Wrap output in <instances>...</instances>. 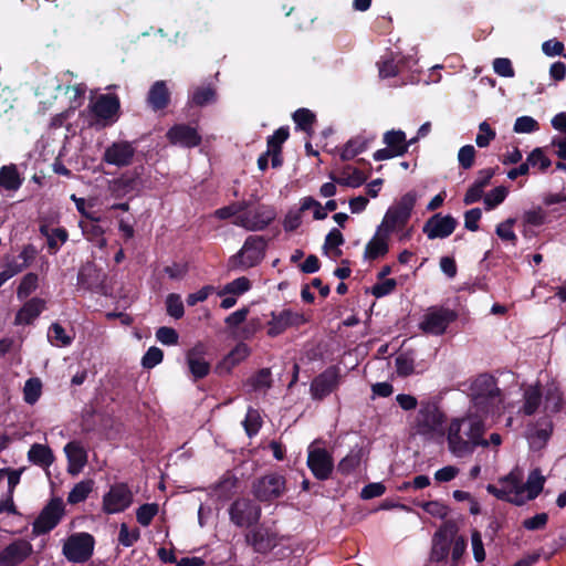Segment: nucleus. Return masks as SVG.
Returning a JSON list of instances; mask_svg holds the SVG:
<instances>
[{
    "label": "nucleus",
    "instance_id": "obj_1",
    "mask_svg": "<svg viewBox=\"0 0 566 566\" xmlns=\"http://www.w3.org/2000/svg\"><path fill=\"white\" fill-rule=\"evenodd\" d=\"M471 406L467 416L454 418L448 426L449 451L457 458L471 455L476 447H489L483 437L486 430L484 420L502 410V395L494 377L482 374L470 385Z\"/></svg>",
    "mask_w": 566,
    "mask_h": 566
},
{
    "label": "nucleus",
    "instance_id": "obj_2",
    "mask_svg": "<svg viewBox=\"0 0 566 566\" xmlns=\"http://www.w3.org/2000/svg\"><path fill=\"white\" fill-rule=\"evenodd\" d=\"M446 417L434 403H422L415 420L416 433L434 439L443 433Z\"/></svg>",
    "mask_w": 566,
    "mask_h": 566
},
{
    "label": "nucleus",
    "instance_id": "obj_3",
    "mask_svg": "<svg viewBox=\"0 0 566 566\" xmlns=\"http://www.w3.org/2000/svg\"><path fill=\"white\" fill-rule=\"evenodd\" d=\"M416 201L417 193L415 191L405 193L394 206L387 210L381 223L378 227L389 234L397 229L403 228L410 219Z\"/></svg>",
    "mask_w": 566,
    "mask_h": 566
},
{
    "label": "nucleus",
    "instance_id": "obj_4",
    "mask_svg": "<svg viewBox=\"0 0 566 566\" xmlns=\"http://www.w3.org/2000/svg\"><path fill=\"white\" fill-rule=\"evenodd\" d=\"M134 501L130 486L124 482L112 484L103 495L102 510L105 514H117L127 510Z\"/></svg>",
    "mask_w": 566,
    "mask_h": 566
},
{
    "label": "nucleus",
    "instance_id": "obj_5",
    "mask_svg": "<svg viewBox=\"0 0 566 566\" xmlns=\"http://www.w3.org/2000/svg\"><path fill=\"white\" fill-rule=\"evenodd\" d=\"M229 517L237 527L248 528L261 517V507L249 499H237L229 507Z\"/></svg>",
    "mask_w": 566,
    "mask_h": 566
},
{
    "label": "nucleus",
    "instance_id": "obj_6",
    "mask_svg": "<svg viewBox=\"0 0 566 566\" xmlns=\"http://www.w3.org/2000/svg\"><path fill=\"white\" fill-rule=\"evenodd\" d=\"M94 537L88 533H75L63 545V555L73 563L86 562L93 554Z\"/></svg>",
    "mask_w": 566,
    "mask_h": 566
},
{
    "label": "nucleus",
    "instance_id": "obj_7",
    "mask_svg": "<svg viewBox=\"0 0 566 566\" xmlns=\"http://www.w3.org/2000/svg\"><path fill=\"white\" fill-rule=\"evenodd\" d=\"M455 318L457 314L454 311L447 307L432 306L424 313L419 326L424 333L442 335Z\"/></svg>",
    "mask_w": 566,
    "mask_h": 566
},
{
    "label": "nucleus",
    "instance_id": "obj_8",
    "mask_svg": "<svg viewBox=\"0 0 566 566\" xmlns=\"http://www.w3.org/2000/svg\"><path fill=\"white\" fill-rule=\"evenodd\" d=\"M307 467L317 480H327L334 469L331 453L313 442L308 447Z\"/></svg>",
    "mask_w": 566,
    "mask_h": 566
},
{
    "label": "nucleus",
    "instance_id": "obj_9",
    "mask_svg": "<svg viewBox=\"0 0 566 566\" xmlns=\"http://www.w3.org/2000/svg\"><path fill=\"white\" fill-rule=\"evenodd\" d=\"M501 488L496 485L489 484L486 490L490 494H493L500 500L512 502L516 505H522L525 503V497L523 496V489L521 488V479L515 473H510L501 481Z\"/></svg>",
    "mask_w": 566,
    "mask_h": 566
},
{
    "label": "nucleus",
    "instance_id": "obj_10",
    "mask_svg": "<svg viewBox=\"0 0 566 566\" xmlns=\"http://www.w3.org/2000/svg\"><path fill=\"white\" fill-rule=\"evenodd\" d=\"M63 514L64 504L62 499H52L34 521L33 532L38 535L49 533L60 523Z\"/></svg>",
    "mask_w": 566,
    "mask_h": 566
},
{
    "label": "nucleus",
    "instance_id": "obj_11",
    "mask_svg": "<svg viewBox=\"0 0 566 566\" xmlns=\"http://www.w3.org/2000/svg\"><path fill=\"white\" fill-rule=\"evenodd\" d=\"M275 219V211L271 207H258L255 210L239 214L233 223L249 231L265 229Z\"/></svg>",
    "mask_w": 566,
    "mask_h": 566
},
{
    "label": "nucleus",
    "instance_id": "obj_12",
    "mask_svg": "<svg viewBox=\"0 0 566 566\" xmlns=\"http://www.w3.org/2000/svg\"><path fill=\"white\" fill-rule=\"evenodd\" d=\"M284 490L285 480L280 474L265 475L253 485L255 497L262 502L281 496Z\"/></svg>",
    "mask_w": 566,
    "mask_h": 566
},
{
    "label": "nucleus",
    "instance_id": "obj_13",
    "mask_svg": "<svg viewBox=\"0 0 566 566\" xmlns=\"http://www.w3.org/2000/svg\"><path fill=\"white\" fill-rule=\"evenodd\" d=\"M339 384V369L335 366L328 367L311 384V395L314 399H323L333 392Z\"/></svg>",
    "mask_w": 566,
    "mask_h": 566
},
{
    "label": "nucleus",
    "instance_id": "obj_14",
    "mask_svg": "<svg viewBox=\"0 0 566 566\" xmlns=\"http://www.w3.org/2000/svg\"><path fill=\"white\" fill-rule=\"evenodd\" d=\"M458 222L452 216L436 213L423 226V233L428 239H444L453 233Z\"/></svg>",
    "mask_w": 566,
    "mask_h": 566
},
{
    "label": "nucleus",
    "instance_id": "obj_15",
    "mask_svg": "<svg viewBox=\"0 0 566 566\" xmlns=\"http://www.w3.org/2000/svg\"><path fill=\"white\" fill-rule=\"evenodd\" d=\"M265 241L262 237L250 235L237 254L244 268H252L261 262L264 256Z\"/></svg>",
    "mask_w": 566,
    "mask_h": 566
},
{
    "label": "nucleus",
    "instance_id": "obj_16",
    "mask_svg": "<svg viewBox=\"0 0 566 566\" xmlns=\"http://www.w3.org/2000/svg\"><path fill=\"white\" fill-rule=\"evenodd\" d=\"M306 319L302 313L290 308H285L279 313H272V319L269 322L268 334L270 336H277L289 327L303 325Z\"/></svg>",
    "mask_w": 566,
    "mask_h": 566
},
{
    "label": "nucleus",
    "instance_id": "obj_17",
    "mask_svg": "<svg viewBox=\"0 0 566 566\" xmlns=\"http://www.w3.org/2000/svg\"><path fill=\"white\" fill-rule=\"evenodd\" d=\"M31 553L32 545L27 539H15L0 552V566H17Z\"/></svg>",
    "mask_w": 566,
    "mask_h": 566
},
{
    "label": "nucleus",
    "instance_id": "obj_18",
    "mask_svg": "<svg viewBox=\"0 0 566 566\" xmlns=\"http://www.w3.org/2000/svg\"><path fill=\"white\" fill-rule=\"evenodd\" d=\"M135 155V148L128 142H116L108 146L103 156V160L108 165L117 167L128 166Z\"/></svg>",
    "mask_w": 566,
    "mask_h": 566
},
{
    "label": "nucleus",
    "instance_id": "obj_19",
    "mask_svg": "<svg viewBox=\"0 0 566 566\" xmlns=\"http://www.w3.org/2000/svg\"><path fill=\"white\" fill-rule=\"evenodd\" d=\"M167 138L174 145L192 148L201 143V136L195 127L179 124L167 132Z\"/></svg>",
    "mask_w": 566,
    "mask_h": 566
},
{
    "label": "nucleus",
    "instance_id": "obj_20",
    "mask_svg": "<svg viewBox=\"0 0 566 566\" xmlns=\"http://www.w3.org/2000/svg\"><path fill=\"white\" fill-rule=\"evenodd\" d=\"M105 275L93 265L83 266L77 275V284L88 291L106 294Z\"/></svg>",
    "mask_w": 566,
    "mask_h": 566
},
{
    "label": "nucleus",
    "instance_id": "obj_21",
    "mask_svg": "<svg viewBox=\"0 0 566 566\" xmlns=\"http://www.w3.org/2000/svg\"><path fill=\"white\" fill-rule=\"evenodd\" d=\"M205 354L206 347L202 343L196 344L187 352L188 367L196 379L206 377L210 371V364L203 359Z\"/></svg>",
    "mask_w": 566,
    "mask_h": 566
},
{
    "label": "nucleus",
    "instance_id": "obj_22",
    "mask_svg": "<svg viewBox=\"0 0 566 566\" xmlns=\"http://www.w3.org/2000/svg\"><path fill=\"white\" fill-rule=\"evenodd\" d=\"M64 452L67 458V472L77 475L87 463V452L78 441H71L65 444Z\"/></svg>",
    "mask_w": 566,
    "mask_h": 566
},
{
    "label": "nucleus",
    "instance_id": "obj_23",
    "mask_svg": "<svg viewBox=\"0 0 566 566\" xmlns=\"http://www.w3.org/2000/svg\"><path fill=\"white\" fill-rule=\"evenodd\" d=\"M453 539V531L440 528L433 536L430 563L439 564L443 562L450 552Z\"/></svg>",
    "mask_w": 566,
    "mask_h": 566
},
{
    "label": "nucleus",
    "instance_id": "obj_24",
    "mask_svg": "<svg viewBox=\"0 0 566 566\" xmlns=\"http://www.w3.org/2000/svg\"><path fill=\"white\" fill-rule=\"evenodd\" d=\"M389 233L377 227L374 237L367 242L365 247L364 256L368 260H375L384 256L389 251L388 239Z\"/></svg>",
    "mask_w": 566,
    "mask_h": 566
},
{
    "label": "nucleus",
    "instance_id": "obj_25",
    "mask_svg": "<svg viewBox=\"0 0 566 566\" xmlns=\"http://www.w3.org/2000/svg\"><path fill=\"white\" fill-rule=\"evenodd\" d=\"M119 109V99L115 95H99L92 106L96 117L101 119H111Z\"/></svg>",
    "mask_w": 566,
    "mask_h": 566
},
{
    "label": "nucleus",
    "instance_id": "obj_26",
    "mask_svg": "<svg viewBox=\"0 0 566 566\" xmlns=\"http://www.w3.org/2000/svg\"><path fill=\"white\" fill-rule=\"evenodd\" d=\"M45 308V302L42 298L33 297L24 303L18 311L14 324L27 325L32 323Z\"/></svg>",
    "mask_w": 566,
    "mask_h": 566
},
{
    "label": "nucleus",
    "instance_id": "obj_27",
    "mask_svg": "<svg viewBox=\"0 0 566 566\" xmlns=\"http://www.w3.org/2000/svg\"><path fill=\"white\" fill-rule=\"evenodd\" d=\"M245 539L248 544H250L258 553H266L271 551L276 544L275 535L264 528L253 530L247 534Z\"/></svg>",
    "mask_w": 566,
    "mask_h": 566
},
{
    "label": "nucleus",
    "instance_id": "obj_28",
    "mask_svg": "<svg viewBox=\"0 0 566 566\" xmlns=\"http://www.w3.org/2000/svg\"><path fill=\"white\" fill-rule=\"evenodd\" d=\"M170 101V94L165 81H156L147 96V103L154 111H160L167 107Z\"/></svg>",
    "mask_w": 566,
    "mask_h": 566
},
{
    "label": "nucleus",
    "instance_id": "obj_29",
    "mask_svg": "<svg viewBox=\"0 0 566 566\" xmlns=\"http://www.w3.org/2000/svg\"><path fill=\"white\" fill-rule=\"evenodd\" d=\"M238 479L231 474L226 473L220 481L210 489V496L214 497L217 501L224 502L229 500L234 493L237 489Z\"/></svg>",
    "mask_w": 566,
    "mask_h": 566
},
{
    "label": "nucleus",
    "instance_id": "obj_30",
    "mask_svg": "<svg viewBox=\"0 0 566 566\" xmlns=\"http://www.w3.org/2000/svg\"><path fill=\"white\" fill-rule=\"evenodd\" d=\"M375 139V135H358L349 139L342 149L340 158L342 160H350L355 158L357 155L361 154L366 150L369 143Z\"/></svg>",
    "mask_w": 566,
    "mask_h": 566
},
{
    "label": "nucleus",
    "instance_id": "obj_31",
    "mask_svg": "<svg viewBox=\"0 0 566 566\" xmlns=\"http://www.w3.org/2000/svg\"><path fill=\"white\" fill-rule=\"evenodd\" d=\"M28 460L34 465L48 469L54 461V454L49 446L34 443L29 449Z\"/></svg>",
    "mask_w": 566,
    "mask_h": 566
},
{
    "label": "nucleus",
    "instance_id": "obj_32",
    "mask_svg": "<svg viewBox=\"0 0 566 566\" xmlns=\"http://www.w3.org/2000/svg\"><path fill=\"white\" fill-rule=\"evenodd\" d=\"M40 233L46 238L48 248L51 253H56L69 239V233L64 228H51L48 224L40 227Z\"/></svg>",
    "mask_w": 566,
    "mask_h": 566
},
{
    "label": "nucleus",
    "instance_id": "obj_33",
    "mask_svg": "<svg viewBox=\"0 0 566 566\" xmlns=\"http://www.w3.org/2000/svg\"><path fill=\"white\" fill-rule=\"evenodd\" d=\"M140 181L137 177L122 176L111 185L112 195L122 198L139 190Z\"/></svg>",
    "mask_w": 566,
    "mask_h": 566
},
{
    "label": "nucleus",
    "instance_id": "obj_34",
    "mask_svg": "<svg viewBox=\"0 0 566 566\" xmlns=\"http://www.w3.org/2000/svg\"><path fill=\"white\" fill-rule=\"evenodd\" d=\"M543 402V394L538 386H528L523 394L521 412L526 416L534 415Z\"/></svg>",
    "mask_w": 566,
    "mask_h": 566
},
{
    "label": "nucleus",
    "instance_id": "obj_35",
    "mask_svg": "<svg viewBox=\"0 0 566 566\" xmlns=\"http://www.w3.org/2000/svg\"><path fill=\"white\" fill-rule=\"evenodd\" d=\"M331 178L336 184L350 188H358L366 181L364 174L359 169L350 166L344 167L338 177L331 175Z\"/></svg>",
    "mask_w": 566,
    "mask_h": 566
},
{
    "label": "nucleus",
    "instance_id": "obj_36",
    "mask_svg": "<svg viewBox=\"0 0 566 566\" xmlns=\"http://www.w3.org/2000/svg\"><path fill=\"white\" fill-rule=\"evenodd\" d=\"M23 182L15 165H6L0 168V187L8 191H17Z\"/></svg>",
    "mask_w": 566,
    "mask_h": 566
},
{
    "label": "nucleus",
    "instance_id": "obj_37",
    "mask_svg": "<svg viewBox=\"0 0 566 566\" xmlns=\"http://www.w3.org/2000/svg\"><path fill=\"white\" fill-rule=\"evenodd\" d=\"M553 432V423L551 421H544L539 426L534 427L530 430L527 439L531 448L538 450L542 449L548 441Z\"/></svg>",
    "mask_w": 566,
    "mask_h": 566
},
{
    "label": "nucleus",
    "instance_id": "obj_38",
    "mask_svg": "<svg viewBox=\"0 0 566 566\" xmlns=\"http://www.w3.org/2000/svg\"><path fill=\"white\" fill-rule=\"evenodd\" d=\"M364 458L365 450L363 447L356 446L352 448L348 454L339 461L337 465L338 472L344 475L350 474L360 465Z\"/></svg>",
    "mask_w": 566,
    "mask_h": 566
},
{
    "label": "nucleus",
    "instance_id": "obj_39",
    "mask_svg": "<svg viewBox=\"0 0 566 566\" xmlns=\"http://www.w3.org/2000/svg\"><path fill=\"white\" fill-rule=\"evenodd\" d=\"M545 483V478L541 473L538 469H534L528 474L527 481L525 484H521L523 489V496L525 497V502L530 500H534L543 490Z\"/></svg>",
    "mask_w": 566,
    "mask_h": 566
},
{
    "label": "nucleus",
    "instance_id": "obj_40",
    "mask_svg": "<svg viewBox=\"0 0 566 566\" xmlns=\"http://www.w3.org/2000/svg\"><path fill=\"white\" fill-rule=\"evenodd\" d=\"M384 143L398 156H402L408 151L406 134L400 129L386 132L384 134Z\"/></svg>",
    "mask_w": 566,
    "mask_h": 566
},
{
    "label": "nucleus",
    "instance_id": "obj_41",
    "mask_svg": "<svg viewBox=\"0 0 566 566\" xmlns=\"http://www.w3.org/2000/svg\"><path fill=\"white\" fill-rule=\"evenodd\" d=\"M74 335L66 333L60 323H52L48 329V340L56 347H67L72 344Z\"/></svg>",
    "mask_w": 566,
    "mask_h": 566
},
{
    "label": "nucleus",
    "instance_id": "obj_42",
    "mask_svg": "<svg viewBox=\"0 0 566 566\" xmlns=\"http://www.w3.org/2000/svg\"><path fill=\"white\" fill-rule=\"evenodd\" d=\"M544 411L547 415L557 413L563 406V397L558 387L551 385L544 392Z\"/></svg>",
    "mask_w": 566,
    "mask_h": 566
},
{
    "label": "nucleus",
    "instance_id": "obj_43",
    "mask_svg": "<svg viewBox=\"0 0 566 566\" xmlns=\"http://www.w3.org/2000/svg\"><path fill=\"white\" fill-rule=\"evenodd\" d=\"M93 480H83L74 485L67 495L70 504H77L85 501L93 491Z\"/></svg>",
    "mask_w": 566,
    "mask_h": 566
},
{
    "label": "nucleus",
    "instance_id": "obj_44",
    "mask_svg": "<svg viewBox=\"0 0 566 566\" xmlns=\"http://www.w3.org/2000/svg\"><path fill=\"white\" fill-rule=\"evenodd\" d=\"M216 91L211 86H198L190 95V103L197 106H205L216 102Z\"/></svg>",
    "mask_w": 566,
    "mask_h": 566
},
{
    "label": "nucleus",
    "instance_id": "obj_45",
    "mask_svg": "<svg viewBox=\"0 0 566 566\" xmlns=\"http://www.w3.org/2000/svg\"><path fill=\"white\" fill-rule=\"evenodd\" d=\"M293 120L296 128L311 134L313 124L315 123V115L307 108H298L293 114Z\"/></svg>",
    "mask_w": 566,
    "mask_h": 566
},
{
    "label": "nucleus",
    "instance_id": "obj_46",
    "mask_svg": "<svg viewBox=\"0 0 566 566\" xmlns=\"http://www.w3.org/2000/svg\"><path fill=\"white\" fill-rule=\"evenodd\" d=\"M82 231L87 240L94 242L97 247L104 248L106 245V239L104 238V230L96 221H92L87 224H82Z\"/></svg>",
    "mask_w": 566,
    "mask_h": 566
},
{
    "label": "nucleus",
    "instance_id": "obj_47",
    "mask_svg": "<svg viewBox=\"0 0 566 566\" xmlns=\"http://www.w3.org/2000/svg\"><path fill=\"white\" fill-rule=\"evenodd\" d=\"M42 392V382L39 378H30L25 381L23 388L24 401L29 405H34Z\"/></svg>",
    "mask_w": 566,
    "mask_h": 566
},
{
    "label": "nucleus",
    "instance_id": "obj_48",
    "mask_svg": "<svg viewBox=\"0 0 566 566\" xmlns=\"http://www.w3.org/2000/svg\"><path fill=\"white\" fill-rule=\"evenodd\" d=\"M396 371L401 377H407L415 371V358L410 353H401L396 357Z\"/></svg>",
    "mask_w": 566,
    "mask_h": 566
},
{
    "label": "nucleus",
    "instance_id": "obj_49",
    "mask_svg": "<svg viewBox=\"0 0 566 566\" xmlns=\"http://www.w3.org/2000/svg\"><path fill=\"white\" fill-rule=\"evenodd\" d=\"M251 287L250 280L245 276L238 277L224 285L219 295L234 294L241 295L248 292Z\"/></svg>",
    "mask_w": 566,
    "mask_h": 566
},
{
    "label": "nucleus",
    "instance_id": "obj_50",
    "mask_svg": "<svg viewBox=\"0 0 566 566\" xmlns=\"http://www.w3.org/2000/svg\"><path fill=\"white\" fill-rule=\"evenodd\" d=\"M516 222L514 218H509L496 226L495 232L503 241H510L513 245L517 242V237L513 231V226Z\"/></svg>",
    "mask_w": 566,
    "mask_h": 566
},
{
    "label": "nucleus",
    "instance_id": "obj_51",
    "mask_svg": "<svg viewBox=\"0 0 566 566\" xmlns=\"http://www.w3.org/2000/svg\"><path fill=\"white\" fill-rule=\"evenodd\" d=\"M507 189L503 186L496 187L492 189L490 192H488L484 196V206L486 210H492L495 207H497L500 203H502L506 196H507Z\"/></svg>",
    "mask_w": 566,
    "mask_h": 566
},
{
    "label": "nucleus",
    "instance_id": "obj_52",
    "mask_svg": "<svg viewBox=\"0 0 566 566\" xmlns=\"http://www.w3.org/2000/svg\"><path fill=\"white\" fill-rule=\"evenodd\" d=\"M158 513V504L156 503H147L139 506L136 511L137 522L143 526H148L153 518Z\"/></svg>",
    "mask_w": 566,
    "mask_h": 566
},
{
    "label": "nucleus",
    "instance_id": "obj_53",
    "mask_svg": "<svg viewBox=\"0 0 566 566\" xmlns=\"http://www.w3.org/2000/svg\"><path fill=\"white\" fill-rule=\"evenodd\" d=\"M546 218L547 213L541 207L525 211L522 217L524 226L532 227L543 226L546 222Z\"/></svg>",
    "mask_w": 566,
    "mask_h": 566
},
{
    "label": "nucleus",
    "instance_id": "obj_54",
    "mask_svg": "<svg viewBox=\"0 0 566 566\" xmlns=\"http://www.w3.org/2000/svg\"><path fill=\"white\" fill-rule=\"evenodd\" d=\"M261 416L258 410L249 408L243 420V427L249 437L256 434L261 428Z\"/></svg>",
    "mask_w": 566,
    "mask_h": 566
},
{
    "label": "nucleus",
    "instance_id": "obj_55",
    "mask_svg": "<svg viewBox=\"0 0 566 566\" xmlns=\"http://www.w3.org/2000/svg\"><path fill=\"white\" fill-rule=\"evenodd\" d=\"M249 355V347L245 344L240 343L224 358V364L228 366V368H232L244 360Z\"/></svg>",
    "mask_w": 566,
    "mask_h": 566
},
{
    "label": "nucleus",
    "instance_id": "obj_56",
    "mask_svg": "<svg viewBox=\"0 0 566 566\" xmlns=\"http://www.w3.org/2000/svg\"><path fill=\"white\" fill-rule=\"evenodd\" d=\"M38 287V275L34 273H28L21 280L18 287L17 295L19 300L27 298Z\"/></svg>",
    "mask_w": 566,
    "mask_h": 566
},
{
    "label": "nucleus",
    "instance_id": "obj_57",
    "mask_svg": "<svg viewBox=\"0 0 566 566\" xmlns=\"http://www.w3.org/2000/svg\"><path fill=\"white\" fill-rule=\"evenodd\" d=\"M166 308L168 315L171 317L179 319L184 316L185 308L184 303L179 294L170 293L166 298Z\"/></svg>",
    "mask_w": 566,
    "mask_h": 566
},
{
    "label": "nucleus",
    "instance_id": "obj_58",
    "mask_svg": "<svg viewBox=\"0 0 566 566\" xmlns=\"http://www.w3.org/2000/svg\"><path fill=\"white\" fill-rule=\"evenodd\" d=\"M313 210V217L315 220H323L327 217V212L323 208L319 201L313 197H304L301 200V211Z\"/></svg>",
    "mask_w": 566,
    "mask_h": 566
},
{
    "label": "nucleus",
    "instance_id": "obj_59",
    "mask_svg": "<svg viewBox=\"0 0 566 566\" xmlns=\"http://www.w3.org/2000/svg\"><path fill=\"white\" fill-rule=\"evenodd\" d=\"M539 125L537 120L531 116L517 117L513 130L517 134H530L538 130Z\"/></svg>",
    "mask_w": 566,
    "mask_h": 566
},
{
    "label": "nucleus",
    "instance_id": "obj_60",
    "mask_svg": "<svg viewBox=\"0 0 566 566\" xmlns=\"http://www.w3.org/2000/svg\"><path fill=\"white\" fill-rule=\"evenodd\" d=\"M495 136V130L486 122L480 123L479 133L475 137L476 146L480 148L488 147Z\"/></svg>",
    "mask_w": 566,
    "mask_h": 566
},
{
    "label": "nucleus",
    "instance_id": "obj_61",
    "mask_svg": "<svg viewBox=\"0 0 566 566\" xmlns=\"http://www.w3.org/2000/svg\"><path fill=\"white\" fill-rule=\"evenodd\" d=\"M140 537L138 528L130 530L127 524L123 523L119 527L118 542L125 546H133Z\"/></svg>",
    "mask_w": 566,
    "mask_h": 566
},
{
    "label": "nucleus",
    "instance_id": "obj_62",
    "mask_svg": "<svg viewBox=\"0 0 566 566\" xmlns=\"http://www.w3.org/2000/svg\"><path fill=\"white\" fill-rule=\"evenodd\" d=\"M530 167H538L539 170L545 171L551 166V160L545 156L542 148H535L526 158Z\"/></svg>",
    "mask_w": 566,
    "mask_h": 566
},
{
    "label": "nucleus",
    "instance_id": "obj_63",
    "mask_svg": "<svg viewBox=\"0 0 566 566\" xmlns=\"http://www.w3.org/2000/svg\"><path fill=\"white\" fill-rule=\"evenodd\" d=\"M156 338L163 345L171 346L178 343L179 335L172 327L163 326L156 331Z\"/></svg>",
    "mask_w": 566,
    "mask_h": 566
},
{
    "label": "nucleus",
    "instance_id": "obj_64",
    "mask_svg": "<svg viewBox=\"0 0 566 566\" xmlns=\"http://www.w3.org/2000/svg\"><path fill=\"white\" fill-rule=\"evenodd\" d=\"M475 158V149L472 145L462 146L458 153V161L461 168L470 169Z\"/></svg>",
    "mask_w": 566,
    "mask_h": 566
}]
</instances>
